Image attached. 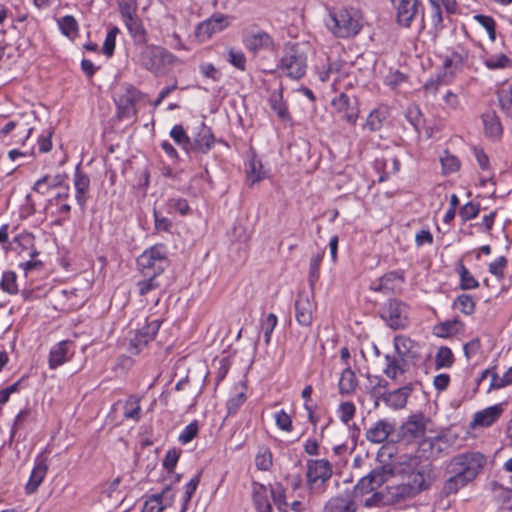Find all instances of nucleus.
Wrapping results in <instances>:
<instances>
[{
  "label": "nucleus",
  "mask_w": 512,
  "mask_h": 512,
  "mask_svg": "<svg viewBox=\"0 0 512 512\" xmlns=\"http://www.w3.org/2000/svg\"><path fill=\"white\" fill-rule=\"evenodd\" d=\"M198 434V424L196 421L191 422L188 424L184 430L179 435V441L182 444L189 443L192 441Z\"/></svg>",
  "instance_id": "e2e57ef3"
},
{
  "label": "nucleus",
  "mask_w": 512,
  "mask_h": 512,
  "mask_svg": "<svg viewBox=\"0 0 512 512\" xmlns=\"http://www.w3.org/2000/svg\"><path fill=\"white\" fill-rule=\"evenodd\" d=\"M161 322L157 319L152 320L148 323H146L143 327L138 329L136 333L140 335L141 337H144L145 339L151 341L156 336L159 328H160Z\"/></svg>",
  "instance_id": "8fccbe9b"
},
{
  "label": "nucleus",
  "mask_w": 512,
  "mask_h": 512,
  "mask_svg": "<svg viewBox=\"0 0 512 512\" xmlns=\"http://www.w3.org/2000/svg\"><path fill=\"white\" fill-rule=\"evenodd\" d=\"M170 137L177 145L185 150L188 155H190L191 140L182 125L173 126L170 131Z\"/></svg>",
  "instance_id": "72a5a7b5"
},
{
  "label": "nucleus",
  "mask_w": 512,
  "mask_h": 512,
  "mask_svg": "<svg viewBox=\"0 0 512 512\" xmlns=\"http://www.w3.org/2000/svg\"><path fill=\"white\" fill-rule=\"evenodd\" d=\"M376 64V56L373 52L362 53L357 56L354 61V66H358V70L365 77H369L373 74Z\"/></svg>",
  "instance_id": "7c9ffc66"
},
{
  "label": "nucleus",
  "mask_w": 512,
  "mask_h": 512,
  "mask_svg": "<svg viewBox=\"0 0 512 512\" xmlns=\"http://www.w3.org/2000/svg\"><path fill=\"white\" fill-rule=\"evenodd\" d=\"M323 512H352V496H337L331 498L325 505Z\"/></svg>",
  "instance_id": "c756f323"
},
{
  "label": "nucleus",
  "mask_w": 512,
  "mask_h": 512,
  "mask_svg": "<svg viewBox=\"0 0 512 512\" xmlns=\"http://www.w3.org/2000/svg\"><path fill=\"white\" fill-rule=\"evenodd\" d=\"M279 67L288 77L300 79L306 73L307 57L298 45L288 46L284 50Z\"/></svg>",
  "instance_id": "20e7f679"
},
{
  "label": "nucleus",
  "mask_w": 512,
  "mask_h": 512,
  "mask_svg": "<svg viewBox=\"0 0 512 512\" xmlns=\"http://www.w3.org/2000/svg\"><path fill=\"white\" fill-rule=\"evenodd\" d=\"M405 115L407 120L411 123L415 130L419 131L422 123V113L420 111V108L417 105H410L407 108Z\"/></svg>",
  "instance_id": "13d9d810"
},
{
  "label": "nucleus",
  "mask_w": 512,
  "mask_h": 512,
  "mask_svg": "<svg viewBox=\"0 0 512 512\" xmlns=\"http://www.w3.org/2000/svg\"><path fill=\"white\" fill-rule=\"evenodd\" d=\"M174 501V493L170 487H165L161 493L151 495L144 503L141 512H162Z\"/></svg>",
  "instance_id": "dca6fc26"
},
{
  "label": "nucleus",
  "mask_w": 512,
  "mask_h": 512,
  "mask_svg": "<svg viewBox=\"0 0 512 512\" xmlns=\"http://www.w3.org/2000/svg\"><path fill=\"white\" fill-rule=\"evenodd\" d=\"M137 265L142 274L155 272V275H160L164 271V265H159L157 262L151 260L148 254L144 252L138 257Z\"/></svg>",
  "instance_id": "c9c22d12"
},
{
  "label": "nucleus",
  "mask_w": 512,
  "mask_h": 512,
  "mask_svg": "<svg viewBox=\"0 0 512 512\" xmlns=\"http://www.w3.org/2000/svg\"><path fill=\"white\" fill-rule=\"evenodd\" d=\"M394 469L390 464H383L372 470L367 476L362 477L354 486V494L364 495L375 490L386 482L389 477L394 476Z\"/></svg>",
  "instance_id": "423d86ee"
},
{
  "label": "nucleus",
  "mask_w": 512,
  "mask_h": 512,
  "mask_svg": "<svg viewBox=\"0 0 512 512\" xmlns=\"http://www.w3.org/2000/svg\"><path fill=\"white\" fill-rule=\"evenodd\" d=\"M74 354V343L69 340H64L57 343L50 351L49 354V367L56 369L70 360Z\"/></svg>",
  "instance_id": "2eb2a0df"
},
{
  "label": "nucleus",
  "mask_w": 512,
  "mask_h": 512,
  "mask_svg": "<svg viewBox=\"0 0 512 512\" xmlns=\"http://www.w3.org/2000/svg\"><path fill=\"white\" fill-rule=\"evenodd\" d=\"M324 22L336 37L348 38L352 34V13L346 8L329 10Z\"/></svg>",
  "instance_id": "39448f33"
},
{
  "label": "nucleus",
  "mask_w": 512,
  "mask_h": 512,
  "mask_svg": "<svg viewBox=\"0 0 512 512\" xmlns=\"http://www.w3.org/2000/svg\"><path fill=\"white\" fill-rule=\"evenodd\" d=\"M336 413L341 422L348 425L352 419V403L349 401L341 402Z\"/></svg>",
  "instance_id": "774afa93"
},
{
  "label": "nucleus",
  "mask_w": 512,
  "mask_h": 512,
  "mask_svg": "<svg viewBox=\"0 0 512 512\" xmlns=\"http://www.w3.org/2000/svg\"><path fill=\"white\" fill-rule=\"evenodd\" d=\"M403 282V278L397 272H389L381 279L376 290H394L397 285Z\"/></svg>",
  "instance_id": "ea45409f"
},
{
  "label": "nucleus",
  "mask_w": 512,
  "mask_h": 512,
  "mask_svg": "<svg viewBox=\"0 0 512 512\" xmlns=\"http://www.w3.org/2000/svg\"><path fill=\"white\" fill-rule=\"evenodd\" d=\"M59 26L62 33L66 36H71L75 34L78 30V24L75 18L71 15L64 16L59 21Z\"/></svg>",
  "instance_id": "bf43d9fd"
},
{
  "label": "nucleus",
  "mask_w": 512,
  "mask_h": 512,
  "mask_svg": "<svg viewBox=\"0 0 512 512\" xmlns=\"http://www.w3.org/2000/svg\"><path fill=\"white\" fill-rule=\"evenodd\" d=\"M270 104H271V108L276 112L277 116L282 121L290 120V115H289L287 106L282 102V99L280 96L273 95L270 98Z\"/></svg>",
  "instance_id": "864d4df0"
},
{
  "label": "nucleus",
  "mask_w": 512,
  "mask_h": 512,
  "mask_svg": "<svg viewBox=\"0 0 512 512\" xmlns=\"http://www.w3.org/2000/svg\"><path fill=\"white\" fill-rule=\"evenodd\" d=\"M487 458L478 451H468L455 455L446 466L448 475L443 492L446 495L455 494L461 488L473 482L483 471Z\"/></svg>",
  "instance_id": "f257e3e1"
},
{
  "label": "nucleus",
  "mask_w": 512,
  "mask_h": 512,
  "mask_svg": "<svg viewBox=\"0 0 512 512\" xmlns=\"http://www.w3.org/2000/svg\"><path fill=\"white\" fill-rule=\"evenodd\" d=\"M394 347L398 357L408 362L413 361L419 357V345L407 336H395Z\"/></svg>",
  "instance_id": "f3484780"
},
{
  "label": "nucleus",
  "mask_w": 512,
  "mask_h": 512,
  "mask_svg": "<svg viewBox=\"0 0 512 512\" xmlns=\"http://www.w3.org/2000/svg\"><path fill=\"white\" fill-rule=\"evenodd\" d=\"M386 118V112L376 109L372 111L366 120V126L371 131H377L381 128L383 120Z\"/></svg>",
  "instance_id": "603ef678"
},
{
  "label": "nucleus",
  "mask_w": 512,
  "mask_h": 512,
  "mask_svg": "<svg viewBox=\"0 0 512 512\" xmlns=\"http://www.w3.org/2000/svg\"><path fill=\"white\" fill-rule=\"evenodd\" d=\"M457 272L460 277V288L462 290H471L479 286V282L474 278V276L469 272V270L463 265L462 262H459L457 265Z\"/></svg>",
  "instance_id": "e433bc0d"
},
{
  "label": "nucleus",
  "mask_w": 512,
  "mask_h": 512,
  "mask_svg": "<svg viewBox=\"0 0 512 512\" xmlns=\"http://www.w3.org/2000/svg\"><path fill=\"white\" fill-rule=\"evenodd\" d=\"M228 26L229 17L221 13H215L197 25L195 35L201 41H204L211 38L215 33L223 31Z\"/></svg>",
  "instance_id": "9b49d317"
},
{
  "label": "nucleus",
  "mask_w": 512,
  "mask_h": 512,
  "mask_svg": "<svg viewBox=\"0 0 512 512\" xmlns=\"http://www.w3.org/2000/svg\"><path fill=\"white\" fill-rule=\"evenodd\" d=\"M124 23L134 38L135 43L138 44H146L147 42V34L146 30L138 16L131 17L129 19L124 20Z\"/></svg>",
  "instance_id": "cd10ccee"
},
{
  "label": "nucleus",
  "mask_w": 512,
  "mask_h": 512,
  "mask_svg": "<svg viewBox=\"0 0 512 512\" xmlns=\"http://www.w3.org/2000/svg\"><path fill=\"white\" fill-rule=\"evenodd\" d=\"M253 501L258 512H272L267 488L259 483H253Z\"/></svg>",
  "instance_id": "b1692460"
},
{
  "label": "nucleus",
  "mask_w": 512,
  "mask_h": 512,
  "mask_svg": "<svg viewBox=\"0 0 512 512\" xmlns=\"http://www.w3.org/2000/svg\"><path fill=\"white\" fill-rule=\"evenodd\" d=\"M271 496L278 510L281 512H286L287 502L285 499V491L280 484H277L271 488Z\"/></svg>",
  "instance_id": "4d7b16f0"
},
{
  "label": "nucleus",
  "mask_w": 512,
  "mask_h": 512,
  "mask_svg": "<svg viewBox=\"0 0 512 512\" xmlns=\"http://www.w3.org/2000/svg\"><path fill=\"white\" fill-rule=\"evenodd\" d=\"M256 467L259 470L267 471L272 466V454L269 450L265 449L259 452L255 458Z\"/></svg>",
  "instance_id": "680f3d73"
},
{
  "label": "nucleus",
  "mask_w": 512,
  "mask_h": 512,
  "mask_svg": "<svg viewBox=\"0 0 512 512\" xmlns=\"http://www.w3.org/2000/svg\"><path fill=\"white\" fill-rule=\"evenodd\" d=\"M485 65L489 69H502L512 66V60L505 54L492 55L485 60Z\"/></svg>",
  "instance_id": "c03bdc74"
},
{
  "label": "nucleus",
  "mask_w": 512,
  "mask_h": 512,
  "mask_svg": "<svg viewBox=\"0 0 512 512\" xmlns=\"http://www.w3.org/2000/svg\"><path fill=\"white\" fill-rule=\"evenodd\" d=\"M315 304L306 293H299L295 301V316L302 326H310L313 321Z\"/></svg>",
  "instance_id": "4468645a"
},
{
  "label": "nucleus",
  "mask_w": 512,
  "mask_h": 512,
  "mask_svg": "<svg viewBox=\"0 0 512 512\" xmlns=\"http://www.w3.org/2000/svg\"><path fill=\"white\" fill-rule=\"evenodd\" d=\"M243 42L245 47L253 53H257L260 50L272 49L274 46L272 37L265 31L249 33L244 37Z\"/></svg>",
  "instance_id": "aec40b11"
},
{
  "label": "nucleus",
  "mask_w": 512,
  "mask_h": 512,
  "mask_svg": "<svg viewBox=\"0 0 512 512\" xmlns=\"http://www.w3.org/2000/svg\"><path fill=\"white\" fill-rule=\"evenodd\" d=\"M387 366L384 373L387 377L395 379L398 375L403 374L407 371L409 362L400 357L386 356Z\"/></svg>",
  "instance_id": "c85d7f7f"
},
{
  "label": "nucleus",
  "mask_w": 512,
  "mask_h": 512,
  "mask_svg": "<svg viewBox=\"0 0 512 512\" xmlns=\"http://www.w3.org/2000/svg\"><path fill=\"white\" fill-rule=\"evenodd\" d=\"M48 471L47 458L42 454L37 456L35 466L31 472L25 490L27 494H33L43 482Z\"/></svg>",
  "instance_id": "a211bd4d"
},
{
  "label": "nucleus",
  "mask_w": 512,
  "mask_h": 512,
  "mask_svg": "<svg viewBox=\"0 0 512 512\" xmlns=\"http://www.w3.org/2000/svg\"><path fill=\"white\" fill-rule=\"evenodd\" d=\"M67 178L64 174H57L55 176L46 175L40 178L33 186V190L40 194H46L50 189L61 187Z\"/></svg>",
  "instance_id": "a878e982"
},
{
  "label": "nucleus",
  "mask_w": 512,
  "mask_h": 512,
  "mask_svg": "<svg viewBox=\"0 0 512 512\" xmlns=\"http://www.w3.org/2000/svg\"><path fill=\"white\" fill-rule=\"evenodd\" d=\"M426 431V420L422 415H413L395 432L396 442L410 443L420 439Z\"/></svg>",
  "instance_id": "1a4fd4ad"
},
{
  "label": "nucleus",
  "mask_w": 512,
  "mask_h": 512,
  "mask_svg": "<svg viewBox=\"0 0 512 512\" xmlns=\"http://www.w3.org/2000/svg\"><path fill=\"white\" fill-rule=\"evenodd\" d=\"M324 256V252L317 253L311 257L310 266H309V282L311 286L314 285V282L319 278V269Z\"/></svg>",
  "instance_id": "5fc2aeb1"
},
{
  "label": "nucleus",
  "mask_w": 512,
  "mask_h": 512,
  "mask_svg": "<svg viewBox=\"0 0 512 512\" xmlns=\"http://www.w3.org/2000/svg\"><path fill=\"white\" fill-rule=\"evenodd\" d=\"M16 274L12 271H8L3 273L0 287L3 291L9 293V294H15L18 291L17 284H16Z\"/></svg>",
  "instance_id": "09e8293b"
},
{
  "label": "nucleus",
  "mask_w": 512,
  "mask_h": 512,
  "mask_svg": "<svg viewBox=\"0 0 512 512\" xmlns=\"http://www.w3.org/2000/svg\"><path fill=\"white\" fill-rule=\"evenodd\" d=\"M214 142H215V139H214L211 129L209 127H207L204 123H202L194 140L191 141L190 154L191 153L206 154L213 147Z\"/></svg>",
  "instance_id": "6ab92c4d"
},
{
  "label": "nucleus",
  "mask_w": 512,
  "mask_h": 512,
  "mask_svg": "<svg viewBox=\"0 0 512 512\" xmlns=\"http://www.w3.org/2000/svg\"><path fill=\"white\" fill-rule=\"evenodd\" d=\"M200 482V474L195 475L186 485L182 499V507L180 512H185L188 508V504L195 493Z\"/></svg>",
  "instance_id": "79ce46f5"
},
{
  "label": "nucleus",
  "mask_w": 512,
  "mask_h": 512,
  "mask_svg": "<svg viewBox=\"0 0 512 512\" xmlns=\"http://www.w3.org/2000/svg\"><path fill=\"white\" fill-rule=\"evenodd\" d=\"M503 413V408L500 404L490 406L474 415L473 426L489 427L491 426Z\"/></svg>",
  "instance_id": "4be33fe9"
},
{
  "label": "nucleus",
  "mask_w": 512,
  "mask_h": 512,
  "mask_svg": "<svg viewBox=\"0 0 512 512\" xmlns=\"http://www.w3.org/2000/svg\"><path fill=\"white\" fill-rule=\"evenodd\" d=\"M275 421L279 429L286 432H290L292 430V420L284 410L278 411L275 414Z\"/></svg>",
  "instance_id": "69168bd1"
},
{
  "label": "nucleus",
  "mask_w": 512,
  "mask_h": 512,
  "mask_svg": "<svg viewBox=\"0 0 512 512\" xmlns=\"http://www.w3.org/2000/svg\"><path fill=\"white\" fill-rule=\"evenodd\" d=\"M387 493L385 495L386 503H396L411 496H414V493L411 490L409 485H406L405 482L396 485H390L386 487Z\"/></svg>",
  "instance_id": "393cba45"
},
{
  "label": "nucleus",
  "mask_w": 512,
  "mask_h": 512,
  "mask_svg": "<svg viewBox=\"0 0 512 512\" xmlns=\"http://www.w3.org/2000/svg\"><path fill=\"white\" fill-rule=\"evenodd\" d=\"M338 389L342 396L349 395L352 392V370L349 367L345 368L342 372Z\"/></svg>",
  "instance_id": "de8ad7c7"
},
{
  "label": "nucleus",
  "mask_w": 512,
  "mask_h": 512,
  "mask_svg": "<svg viewBox=\"0 0 512 512\" xmlns=\"http://www.w3.org/2000/svg\"><path fill=\"white\" fill-rule=\"evenodd\" d=\"M144 253L148 254V257L159 265H166V248L163 244L155 245Z\"/></svg>",
  "instance_id": "6e6d98bb"
},
{
  "label": "nucleus",
  "mask_w": 512,
  "mask_h": 512,
  "mask_svg": "<svg viewBox=\"0 0 512 512\" xmlns=\"http://www.w3.org/2000/svg\"><path fill=\"white\" fill-rule=\"evenodd\" d=\"M398 463H389L394 469V475H407L406 485L411 487L414 495L426 488L424 473L417 469L419 459L416 456H403Z\"/></svg>",
  "instance_id": "7ed1b4c3"
},
{
  "label": "nucleus",
  "mask_w": 512,
  "mask_h": 512,
  "mask_svg": "<svg viewBox=\"0 0 512 512\" xmlns=\"http://www.w3.org/2000/svg\"><path fill=\"white\" fill-rule=\"evenodd\" d=\"M352 84L348 82L344 85L345 90H347ZM332 106L335 111L339 114L341 119H344L348 122L351 121V115L349 114V105H350V96L346 91H342L337 97H335L332 102Z\"/></svg>",
  "instance_id": "bb28decb"
},
{
  "label": "nucleus",
  "mask_w": 512,
  "mask_h": 512,
  "mask_svg": "<svg viewBox=\"0 0 512 512\" xmlns=\"http://www.w3.org/2000/svg\"><path fill=\"white\" fill-rule=\"evenodd\" d=\"M174 56L165 48L157 45H144L139 54V63L155 75L163 74Z\"/></svg>",
  "instance_id": "f03ea898"
},
{
  "label": "nucleus",
  "mask_w": 512,
  "mask_h": 512,
  "mask_svg": "<svg viewBox=\"0 0 512 512\" xmlns=\"http://www.w3.org/2000/svg\"><path fill=\"white\" fill-rule=\"evenodd\" d=\"M444 76L437 75L435 78L430 79L423 86V91L426 97H435L440 85L443 82Z\"/></svg>",
  "instance_id": "052dcab7"
},
{
  "label": "nucleus",
  "mask_w": 512,
  "mask_h": 512,
  "mask_svg": "<svg viewBox=\"0 0 512 512\" xmlns=\"http://www.w3.org/2000/svg\"><path fill=\"white\" fill-rule=\"evenodd\" d=\"M266 177V171L263 170V166L260 160L251 159L247 166V181L252 186L255 183Z\"/></svg>",
  "instance_id": "473e14b6"
},
{
  "label": "nucleus",
  "mask_w": 512,
  "mask_h": 512,
  "mask_svg": "<svg viewBox=\"0 0 512 512\" xmlns=\"http://www.w3.org/2000/svg\"><path fill=\"white\" fill-rule=\"evenodd\" d=\"M123 415L126 419H132L134 421L140 420L141 408L140 398L136 395H131L124 404Z\"/></svg>",
  "instance_id": "f704fd0d"
},
{
  "label": "nucleus",
  "mask_w": 512,
  "mask_h": 512,
  "mask_svg": "<svg viewBox=\"0 0 512 512\" xmlns=\"http://www.w3.org/2000/svg\"><path fill=\"white\" fill-rule=\"evenodd\" d=\"M150 341L141 337L136 332L133 337L130 338L128 351L131 354L139 353Z\"/></svg>",
  "instance_id": "338daca9"
},
{
  "label": "nucleus",
  "mask_w": 512,
  "mask_h": 512,
  "mask_svg": "<svg viewBox=\"0 0 512 512\" xmlns=\"http://www.w3.org/2000/svg\"><path fill=\"white\" fill-rule=\"evenodd\" d=\"M454 307L466 315H471L475 310V302L470 295L461 294L454 301Z\"/></svg>",
  "instance_id": "37998d69"
},
{
  "label": "nucleus",
  "mask_w": 512,
  "mask_h": 512,
  "mask_svg": "<svg viewBox=\"0 0 512 512\" xmlns=\"http://www.w3.org/2000/svg\"><path fill=\"white\" fill-rule=\"evenodd\" d=\"M485 133L491 137H498L502 133V126L499 118L494 111L486 112L482 115Z\"/></svg>",
  "instance_id": "2f4dec72"
},
{
  "label": "nucleus",
  "mask_w": 512,
  "mask_h": 512,
  "mask_svg": "<svg viewBox=\"0 0 512 512\" xmlns=\"http://www.w3.org/2000/svg\"><path fill=\"white\" fill-rule=\"evenodd\" d=\"M437 368L449 367L453 363V354L448 347H440L435 357Z\"/></svg>",
  "instance_id": "3c124183"
},
{
  "label": "nucleus",
  "mask_w": 512,
  "mask_h": 512,
  "mask_svg": "<svg viewBox=\"0 0 512 512\" xmlns=\"http://www.w3.org/2000/svg\"><path fill=\"white\" fill-rule=\"evenodd\" d=\"M408 312L406 304L391 300L381 309V317L387 325L394 329H403L408 325Z\"/></svg>",
  "instance_id": "6e6552de"
},
{
  "label": "nucleus",
  "mask_w": 512,
  "mask_h": 512,
  "mask_svg": "<svg viewBox=\"0 0 512 512\" xmlns=\"http://www.w3.org/2000/svg\"><path fill=\"white\" fill-rule=\"evenodd\" d=\"M12 244H16L18 245V247L21 248L19 251L20 253L23 252L24 250H29L28 254L31 257H35L38 254L36 249H34V236L30 233H22L16 236L13 239Z\"/></svg>",
  "instance_id": "4c0bfd02"
},
{
  "label": "nucleus",
  "mask_w": 512,
  "mask_h": 512,
  "mask_svg": "<svg viewBox=\"0 0 512 512\" xmlns=\"http://www.w3.org/2000/svg\"><path fill=\"white\" fill-rule=\"evenodd\" d=\"M497 94L501 109L512 113V85H503Z\"/></svg>",
  "instance_id": "58836bf2"
},
{
  "label": "nucleus",
  "mask_w": 512,
  "mask_h": 512,
  "mask_svg": "<svg viewBox=\"0 0 512 512\" xmlns=\"http://www.w3.org/2000/svg\"><path fill=\"white\" fill-rule=\"evenodd\" d=\"M226 59L235 68L241 71L246 69V57L241 50L230 48L227 52Z\"/></svg>",
  "instance_id": "a18cd8bd"
},
{
  "label": "nucleus",
  "mask_w": 512,
  "mask_h": 512,
  "mask_svg": "<svg viewBox=\"0 0 512 512\" xmlns=\"http://www.w3.org/2000/svg\"><path fill=\"white\" fill-rule=\"evenodd\" d=\"M382 388L383 387L381 386L374 387L373 396L376 398V407L379 405V401L382 400L387 406H390L394 409L403 408L406 405L407 399L412 391L410 385H406L388 393L381 392Z\"/></svg>",
  "instance_id": "9d476101"
},
{
  "label": "nucleus",
  "mask_w": 512,
  "mask_h": 512,
  "mask_svg": "<svg viewBox=\"0 0 512 512\" xmlns=\"http://www.w3.org/2000/svg\"><path fill=\"white\" fill-rule=\"evenodd\" d=\"M74 186L76 190V201L78 205L83 209L87 201L86 194L90 187V179L80 170L79 166H77L75 171Z\"/></svg>",
  "instance_id": "5701e85b"
},
{
  "label": "nucleus",
  "mask_w": 512,
  "mask_h": 512,
  "mask_svg": "<svg viewBox=\"0 0 512 512\" xmlns=\"http://www.w3.org/2000/svg\"><path fill=\"white\" fill-rule=\"evenodd\" d=\"M474 19L487 31L491 41L496 38V23L491 16L477 14Z\"/></svg>",
  "instance_id": "49530a36"
},
{
  "label": "nucleus",
  "mask_w": 512,
  "mask_h": 512,
  "mask_svg": "<svg viewBox=\"0 0 512 512\" xmlns=\"http://www.w3.org/2000/svg\"><path fill=\"white\" fill-rule=\"evenodd\" d=\"M390 438L392 442H396L393 426L386 421H379L374 427L367 431V439L371 442L381 443Z\"/></svg>",
  "instance_id": "412c9836"
},
{
  "label": "nucleus",
  "mask_w": 512,
  "mask_h": 512,
  "mask_svg": "<svg viewBox=\"0 0 512 512\" xmlns=\"http://www.w3.org/2000/svg\"><path fill=\"white\" fill-rule=\"evenodd\" d=\"M146 279L137 282V287L140 295H145L148 292L155 290L160 287L159 282H157L155 272L145 273L143 275Z\"/></svg>",
  "instance_id": "a19ab883"
},
{
  "label": "nucleus",
  "mask_w": 512,
  "mask_h": 512,
  "mask_svg": "<svg viewBox=\"0 0 512 512\" xmlns=\"http://www.w3.org/2000/svg\"><path fill=\"white\" fill-rule=\"evenodd\" d=\"M144 97L137 88L129 85L116 100L117 116L120 120H129L137 115L136 104Z\"/></svg>",
  "instance_id": "0eeeda50"
},
{
  "label": "nucleus",
  "mask_w": 512,
  "mask_h": 512,
  "mask_svg": "<svg viewBox=\"0 0 512 512\" xmlns=\"http://www.w3.org/2000/svg\"><path fill=\"white\" fill-rule=\"evenodd\" d=\"M421 3L419 0H399L395 2L396 23L404 28H409L419 13Z\"/></svg>",
  "instance_id": "f8f14e48"
},
{
  "label": "nucleus",
  "mask_w": 512,
  "mask_h": 512,
  "mask_svg": "<svg viewBox=\"0 0 512 512\" xmlns=\"http://www.w3.org/2000/svg\"><path fill=\"white\" fill-rule=\"evenodd\" d=\"M332 475V467L328 460H308L307 462V481L312 485L318 481L326 482Z\"/></svg>",
  "instance_id": "ddd939ff"
},
{
  "label": "nucleus",
  "mask_w": 512,
  "mask_h": 512,
  "mask_svg": "<svg viewBox=\"0 0 512 512\" xmlns=\"http://www.w3.org/2000/svg\"><path fill=\"white\" fill-rule=\"evenodd\" d=\"M480 211L479 204L473 202L466 203L460 210V216L463 221L474 219L478 216Z\"/></svg>",
  "instance_id": "0e129e2a"
}]
</instances>
